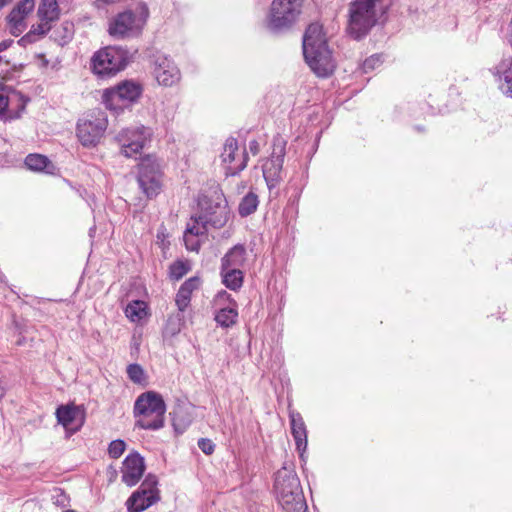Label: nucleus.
I'll list each match as a JSON object with an SVG mask.
<instances>
[{
	"label": "nucleus",
	"instance_id": "f257e3e1",
	"mask_svg": "<svg viewBox=\"0 0 512 512\" xmlns=\"http://www.w3.org/2000/svg\"><path fill=\"white\" fill-rule=\"evenodd\" d=\"M303 55L310 69L318 76H330L336 67L325 34H304Z\"/></svg>",
	"mask_w": 512,
	"mask_h": 512
},
{
	"label": "nucleus",
	"instance_id": "f03ea898",
	"mask_svg": "<svg viewBox=\"0 0 512 512\" xmlns=\"http://www.w3.org/2000/svg\"><path fill=\"white\" fill-rule=\"evenodd\" d=\"M275 491L281 507L286 512H307V503L296 473L285 467L275 477Z\"/></svg>",
	"mask_w": 512,
	"mask_h": 512
},
{
	"label": "nucleus",
	"instance_id": "7ed1b4c3",
	"mask_svg": "<svg viewBox=\"0 0 512 512\" xmlns=\"http://www.w3.org/2000/svg\"><path fill=\"white\" fill-rule=\"evenodd\" d=\"M166 405L162 396L154 391L139 395L134 404L136 426L145 430H158L164 426Z\"/></svg>",
	"mask_w": 512,
	"mask_h": 512
},
{
	"label": "nucleus",
	"instance_id": "20e7f679",
	"mask_svg": "<svg viewBox=\"0 0 512 512\" xmlns=\"http://www.w3.org/2000/svg\"><path fill=\"white\" fill-rule=\"evenodd\" d=\"M143 92V87L134 80H123L102 93V102L111 111L119 112L136 102Z\"/></svg>",
	"mask_w": 512,
	"mask_h": 512
},
{
	"label": "nucleus",
	"instance_id": "39448f33",
	"mask_svg": "<svg viewBox=\"0 0 512 512\" xmlns=\"http://www.w3.org/2000/svg\"><path fill=\"white\" fill-rule=\"evenodd\" d=\"M129 54L119 47H106L92 58V71L100 76H112L123 70L129 63Z\"/></svg>",
	"mask_w": 512,
	"mask_h": 512
},
{
	"label": "nucleus",
	"instance_id": "423d86ee",
	"mask_svg": "<svg viewBox=\"0 0 512 512\" xmlns=\"http://www.w3.org/2000/svg\"><path fill=\"white\" fill-rule=\"evenodd\" d=\"M304 0H273L267 16L272 29H289L299 19Z\"/></svg>",
	"mask_w": 512,
	"mask_h": 512
},
{
	"label": "nucleus",
	"instance_id": "0eeeda50",
	"mask_svg": "<svg viewBox=\"0 0 512 512\" xmlns=\"http://www.w3.org/2000/svg\"><path fill=\"white\" fill-rule=\"evenodd\" d=\"M138 184L147 198L156 197L162 188V170L158 160L146 156L139 163Z\"/></svg>",
	"mask_w": 512,
	"mask_h": 512
},
{
	"label": "nucleus",
	"instance_id": "6e6552de",
	"mask_svg": "<svg viewBox=\"0 0 512 512\" xmlns=\"http://www.w3.org/2000/svg\"><path fill=\"white\" fill-rule=\"evenodd\" d=\"M106 114L101 110H94L77 124V137L85 147L95 146L107 128Z\"/></svg>",
	"mask_w": 512,
	"mask_h": 512
},
{
	"label": "nucleus",
	"instance_id": "1a4fd4ad",
	"mask_svg": "<svg viewBox=\"0 0 512 512\" xmlns=\"http://www.w3.org/2000/svg\"><path fill=\"white\" fill-rule=\"evenodd\" d=\"M201 220L214 228L223 227L229 218V208L222 193L215 192L212 197H203L199 201Z\"/></svg>",
	"mask_w": 512,
	"mask_h": 512
},
{
	"label": "nucleus",
	"instance_id": "9d476101",
	"mask_svg": "<svg viewBox=\"0 0 512 512\" xmlns=\"http://www.w3.org/2000/svg\"><path fill=\"white\" fill-rule=\"evenodd\" d=\"M156 476H146L140 487L126 501L129 512H142L160 500Z\"/></svg>",
	"mask_w": 512,
	"mask_h": 512
},
{
	"label": "nucleus",
	"instance_id": "9b49d317",
	"mask_svg": "<svg viewBox=\"0 0 512 512\" xmlns=\"http://www.w3.org/2000/svg\"><path fill=\"white\" fill-rule=\"evenodd\" d=\"M148 16L149 9L145 3L141 2L135 11L127 10L118 14L108 32L140 31L144 28Z\"/></svg>",
	"mask_w": 512,
	"mask_h": 512
},
{
	"label": "nucleus",
	"instance_id": "f8f14e48",
	"mask_svg": "<svg viewBox=\"0 0 512 512\" xmlns=\"http://www.w3.org/2000/svg\"><path fill=\"white\" fill-rule=\"evenodd\" d=\"M149 137L150 130L141 126L121 130L117 134L116 140L121 147V153L125 157H132L140 152Z\"/></svg>",
	"mask_w": 512,
	"mask_h": 512
},
{
	"label": "nucleus",
	"instance_id": "ddd939ff",
	"mask_svg": "<svg viewBox=\"0 0 512 512\" xmlns=\"http://www.w3.org/2000/svg\"><path fill=\"white\" fill-rule=\"evenodd\" d=\"M26 103L27 100L20 93L0 84V120L8 121L19 118Z\"/></svg>",
	"mask_w": 512,
	"mask_h": 512
},
{
	"label": "nucleus",
	"instance_id": "4468645a",
	"mask_svg": "<svg viewBox=\"0 0 512 512\" xmlns=\"http://www.w3.org/2000/svg\"><path fill=\"white\" fill-rule=\"evenodd\" d=\"M153 73L157 82L166 87L173 86L181 80L179 68L165 55L156 56Z\"/></svg>",
	"mask_w": 512,
	"mask_h": 512
},
{
	"label": "nucleus",
	"instance_id": "2eb2a0df",
	"mask_svg": "<svg viewBox=\"0 0 512 512\" xmlns=\"http://www.w3.org/2000/svg\"><path fill=\"white\" fill-rule=\"evenodd\" d=\"M238 151V142L235 138L229 137L221 154L222 162L226 164V174L234 176L241 172L247 165L248 156L245 151L236 157Z\"/></svg>",
	"mask_w": 512,
	"mask_h": 512
},
{
	"label": "nucleus",
	"instance_id": "dca6fc26",
	"mask_svg": "<svg viewBox=\"0 0 512 512\" xmlns=\"http://www.w3.org/2000/svg\"><path fill=\"white\" fill-rule=\"evenodd\" d=\"M145 471L144 458L137 452L130 453L126 456L122 465V482L127 486L136 485L142 478Z\"/></svg>",
	"mask_w": 512,
	"mask_h": 512
},
{
	"label": "nucleus",
	"instance_id": "f3484780",
	"mask_svg": "<svg viewBox=\"0 0 512 512\" xmlns=\"http://www.w3.org/2000/svg\"><path fill=\"white\" fill-rule=\"evenodd\" d=\"M37 16L39 24L37 29H31L28 32H49L52 24L59 20L60 9L57 0H41Z\"/></svg>",
	"mask_w": 512,
	"mask_h": 512
},
{
	"label": "nucleus",
	"instance_id": "a211bd4d",
	"mask_svg": "<svg viewBox=\"0 0 512 512\" xmlns=\"http://www.w3.org/2000/svg\"><path fill=\"white\" fill-rule=\"evenodd\" d=\"M35 8L34 0H20L6 16L9 27L13 30L22 31L27 28V18Z\"/></svg>",
	"mask_w": 512,
	"mask_h": 512
},
{
	"label": "nucleus",
	"instance_id": "6ab92c4d",
	"mask_svg": "<svg viewBox=\"0 0 512 512\" xmlns=\"http://www.w3.org/2000/svg\"><path fill=\"white\" fill-rule=\"evenodd\" d=\"M284 155V147L280 146L279 151L274 152L263 164V176L269 188L274 187L281 178Z\"/></svg>",
	"mask_w": 512,
	"mask_h": 512
},
{
	"label": "nucleus",
	"instance_id": "aec40b11",
	"mask_svg": "<svg viewBox=\"0 0 512 512\" xmlns=\"http://www.w3.org/2000/svg\"><path fill=\"white\" fill-rule=\"evenodd\" d=\"M291 433L294 438L296 449L302 458L307 449V430L300 413L291 410L289 412Z\"/></svg>",
	"mask_w": 512,
	"mask_h": 512
},
{
	"label": "nucleus",
	"instance_id": "412c9836",
	"mask_svg": "<svg viewBox=\"0 0 512 512\" xmlns=\"http://www.w3.org/2000/svg\"><path fill=\"white\" fill-rule=\"evenodd\" d=\"M215 301H229L233 303V306L220 308L215 315V321L224 328H228L236 324L238 318L237 305L232 301L230 294L226 291H221L216 295Z\"/></svg>",
	"mask_w": 512,
	"mask_h": 512
},
{
	"label": "nucleus",
	"instance_id": "4be33fe9",
	"mask_svg": "<svg viewBox=\"0 0 512 512\" xmlns=\"http://www.w3.org/2000/svg\"><path fill=\"white\" fill-rule=\"evenodd\" d=\"M56 417L58 422L67 430L76 431L83 423L81 410L75 405H63L58 407Z\"/></svg>",
	"mask_w": 512,
	"mask_h": 512
},
{
	"label": "nucleus",
	"instance_id": "5701e85b",
	"mask_svg": "<svg viewBox=\"0 0 512 512\" xmlns=\"http://www.w3.org/2000/svg\"><path fill=\"white\" fill-rule=\"evenodd\" d=\"M247 252L242 244L233 246L221 259V269L225 271L227 268L241 269L246 263Z\"/></svg>",
	"mask_w": 512,
	"mask_h": 512
},
{
	"label": "nucleus",
	"instance_id": "b1692460",
	"mask_svg": "<svg viewBox=\"0 0 512 512\" xmlns=\"http://www.w3.org/2000/svg\"><path fill=\"white\" fill-rule=\"evenodd\" d=\"M26 167L35 172L50 173V168H53L51 161L41 154H29L25 158Z\"/></svg>",
	"mask_w": 512,
	"mask_h": 512
},
{
	"label": "nucleus",
	"instance_id": "393cba45",
	"mask_svg": "<svg viewBox=\"0 0 512 512\" xmlns=\"http://www.w3.org/2000/svg\"><path fill=\"white\" fill-rule=\"evenodd\" d=\"M221 275L224 285L230 290H238L243 285V272L238 268H227L225 271L221 269Z\"/></svg>",
	"mask_w": 512,
	"mask_h": 512
},
{
	"label": "nucleus",
	"instance_id": "a878e982",
	"mask_svg": "<svg viewBox=\"0 0 512 512\" xmlns=\"http://www.w3.org/2000/svg\"><path fill=\"white\" fill-rule=\"evenodd\" d=\"M126 316L133 322H138L147 316V304L141 300L129 303L125 309Z\"/></svg>",
	"mask_w": 512,
	"mask_h": 512
},
{
	"label": "nucleus",
	"instance_id": "bb28decb",
	"mask_svg": "<svg viewBox=\"0 0 512 512\" xmlns=\"http://www.w3.org/2000/svg\"><path fill=\"white\" fill-rule=\"evenodd\" d=\"M259 205L258 196L250 191L240 201L238 212L242 217L253 214Z\"/></svg>",
	"mask_w": 512,
	"mask_h": 512
},
{
	"label": "nucleus",
	"instance_id": "cd10ccee",
	"mask_svg": "<svg viewBox=\"0 0 512 512\" xmlns=\"http://www.w3.org/2000/svg\"><path fill=\"white\" fill-rule=\"evenodd\" d=\"M207 226L208 223L201 220V214H199L197 217H191L190 221L187 223L185 233L206 237Z\"/></svg>",
	"mask_w": 512,
	"mask_h": 512
},
{
	"label": "nucleus",
	"instance_id": "c85d7f7f",
	"mask_svg": "<svg viewBox=\"0 0 512 512\" xmlns=\"http://www.w3.org/2000/svg\"><path fill=\"white\" fill-rule=\"evenodd\" d=\"M127 376L135 384H145L146 374L144 369L139 364H130L127 367Z\"/></svg>",
	"mask_w": 512,
	"mask_h": 512
},
{
	"label": "nucleus",
	"instance_id": "c756f323",
	"mask_svg": "<svg viewBox=\"0 0 512 512\" xmlns=\"http://www.w3.org/2000/svg\"><path fill=\"white\" fill-rule=\"evenodd\" d=\"M188 270L189 268L184 262L176 261L170 266V278L177 281L187 274Z\"/></svg>",
	"mask_w": 512,
	"mask_h": 512
},
{
	"label": "nucleus",
	"instance_id": "7c9ffc66",
	"mask_svg": "<svg viewBox=\"0 0 512 512\" xmlns=\"http://www.w3.org/2000/svg\"><path fill=\"white\" fill-rule=\"evenodd\" d=\"M201 238H204L202 235H193L189 233L184 232V243L186 248L189 251H195L198 252L200 245H201Z\"/></svg>",
	"mask_w": 512,
	"mask_h": 512
},
{
	"label": "nucleus",
	"instance_id": "2f4dec72",
	"mask_svg": "<svg viewBox=\"0 0 512 512\" xmlns=\"http://www.w3.org/2000/svg\"><path fill=\"white\" fill-rule=\"evenodd\" d=\"M126 444L123 440L117 439L110 443L108 453L112 458H119L125 451Z\"/></svg>",
	"mask_w": 512,
	"mask_h": 512
},
{
	"label": "nucleus",
	"instance_id": "473e14b6",
	"mask_svg": "<svg viewBox=\"0 0 512 512\" xmlns=\"http://www.w3.org/2000/svg\"><path fill=\"white\" fill-rule=\"evenodd\" d=\"M191 301V295L179 288L176 294V305L180 311H185Z\"/></svg>",
	"mask_w": 512,
	"mask_h": 512
},
{
	"label": "nucleus",
	"instance_id": "72a5a7b5",
	"mask_svg": "<svg viewBox=\"0 0 512 512\" xmlns=\"http://www.w3.org/2000/svg\"><path fill=\"white\" fill-rule=\"evenodd\" d=\"M200 286V279L197 277H192L186 280L180 287L181 290L187 292L192 295L194 290H197Z\"/></svg>",
	"mask_w": 512,
	"mask_h": 512
},
{
	"label": "nucleus",
	"instance_id": "f704fd0d",
	"mask_svg": "<svg viewBox=\"0 0 512 512\" xmlns=\"http://www.w3.org/2000/svg\"><path fill=\"white\" fill-rule=\"evenodd\" d=\"M198 447L206 455H211L214 452L215 444L207 438H201L198 440Z\"/></svg>",
	"mask_w": 512,
	"mask_h": 512
},
{
	"label": "nucleus",
	"instance_id": "c9c22d12",
	"mask_svg": "<svg viewBox=\"0 0 512 512\" xmlns=\"http://www.w3.org/2000/svg\"><path fill=\"white\" fill-rule=\"evenodd\" d=\"M53 499L54 504L62 507H65L68 502L67 496L61 490L56 491V495L53 496Z\"/></svg>",
	"mask_w": 512,
	"mask_h": 512
},
{
	"label": "nucleus",
	"instance_id": "e433bc0d",
	"mask_svg": "<svg viewBox=\"0 0 512 512\" xmlns=\"http://www.w3.org/2000/svg\"><path fill=\"white\" fill-rule=\"evenodd\" d=\"M323 26L319 22H313L308 25L305 32L307 33H316V32H322Z\"/></svg>",
	"mask_w": 512,
	"mask_h": 512
},
{
	"label": "nucleus",
	"instance_id": "4c0bfd02",
	"mask_svg": "<svg viewBox=\"0 0 512 512\" xmlns=\"http://www.w3.org/2000/svg\"><path fill=\"white\" fill-rule=\"evenodd\" d=\"M40 34H25L18 42V45L26 46L27 44L35 41L36 39H32V36H39Z\"/></svg>",
	"mask_w": 512,
	"mask_h": 512
},
{
	"label": "nucleus",
	"instance_id": "58836bf2",
	"mask_svg": "<svg viewBox=\"0 0 512 512\" xmlns=\"http://www.w3.org/2000/svg\"><path fill=\"white\" fill-rule=\"evenodd\" d=\"M379 61L378 57H371L369 59H366L364 62V70L367 71L369 69H373L376 62Z\"/></svg>",
	"mask_w": 512,
	"mask_h": 512
},
{
	"label": "nucleus",
	"instance_id": "ea45409f",
	"mask_svg": "<svg viewBox=\"0 0 512 512\" xmlns=\"http://www.w3.org/2000/svg\"><path fill=\"white\" fill-rule=\"evenodd\" d=\"M55 41H57L61 46H64L72 41V34H60V38H56Z\"/></svg>",
	"mask_w": 512,
	"mask_h": 512
},
{
	"label": "nucleus",
	"instance_id": "a19ab883",
	"mask_svg": "<svg viewBox=\"0 0 512 512\" xmlns=\"http://www.w3.org/2000/svg\"><path fill=\"white\" fill-rule=\"evenodd\" d=\"M249 150L253 155H257L259 153V143L257 140H251L249 142Z\"/></svg>",
	"mask_w": 512,
	"mask_h": 512
},
{
	"label": "nucleus",
	"instance_id": "79ce46f5",
	"mask_svg": "<svg viewBox=\"0 0 512 512\" xmlns=\"http://www.w3.org/2000/svg\"><path fill=\"white\" fill-rule=\"evenodd\" d=\"M14 40L12 39H5L0 42V52L8 49L11 45H13Z\"/></svg>",
	"mask_w": 512,
	"mask_h": 512
},
{
	"label": "nucleus",
	"instance_id": "37998d69",
	"mask_svg": "<svg viewBox=\"0 0 512 512\" xmlns=\"http://www.w3.org/2000/svg\"><path fill=\"white\" fill-rule=\"evenodd\" d=\"M11 2V0H0V10L4 8L6 5H8Z\"/></svg>",
	"mask_w": 512,
	"mask_h": 512
},
{
	"label": "nucleus",
	"instance_id": "c03bdc74",
	"mask_svg": "<svg viewBox=\"0 0 512 512\" xmlns=\"http://www.w3.org/2000/svg\"><path fill=\"white\" fill-rule=\"evenodd\" d=\"M362 35L363 34H360V33L355 34V40H357V41L361 40Z\"/></svg>",
	"mask_w": 512,
	"mask_h": 512
},
{
	"label": "nucleus",
	"instance_id": "a18cd8bd",
	"mask_svg": "<svg viewBox=\"0 0 512 512\" xmlns=\"http://www.w3.org/2000/svg\"><path fill=\"white\" fill-rule=\"evenodd\" d=\"M115 36H118L119 38H124L125 36H127L128 34H124V33H121V34H114Z\"/></svg>",
	"mask_w": 512,
	"mask_h": 512
},
{
	"label": "nucleus",
	"instance_id": "49530a36",
	"mask_svg": "<svg viewBox=\"0 0 512 512\" xmlns=\"http://www.w3.org/2000/svg\"><path fill=\"white\" fill-rule=\"evenodd\" d=\"M69 29H70V27H69L68 25H66V26L64 27L65 32L69 31Z\"/></svg>",
	"mask_w": 512,
	"mask_h": 512
},
{
	"label": "nucleus",
	"instance_id": "de8ad7c7",
	"mask_svg": "<svg viewBox=\"0 0 512 512\" xmlns=\"http://www.w3.org/2000/svg\"><path fill=\"white\" fill-rule=\"evenodd\" d=\"M64 512H76L74 510H65Z\"/></svg>",
	"mask_w": 512,
	"mask_h": 512
},
{
	"label": "nucleus",
	"instance_id": "09e8293b",
	"mask_svg": "<svg viewBox=\"0 0 512 512\" xmlns=\"http://www.w3.org/2000/svg\"><path fill=\"white\" fill-rule=\"evenodd\" d=\"M2 61V56H0V62Z\"/></svg>",
	"mask_w": 512,
	"mask_h": 512
}]
</instances>
